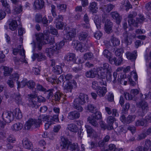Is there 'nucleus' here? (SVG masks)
I'll list each match as a JSON object with an SVG mask.
<instances>
[{"label":"nucleus","instance_id":"f257e3e1","mask_svg":"<svg viewBox=\"0 0 151 151\" xmlns=\"http://www.w3.org/2000/svg\"><path fill=\"white\" fill-rule=\"evenodd\" d=\"M37 42H33L31 44L33 45L34 47H41L43 45L48 44L54 42V39L50 37H45L42 33H40L36 35Z\"/></svg>","mask_w":151,"mask_h":151},{"label":"nucleus","instance_id":"473e14b6","mask_svg":"<svg viewBox=\"0 0 151 151\" xmlns=\"http://www.w3.org/2000/svg\"><path fill=\"white\" fill-rule=\"evenodd\" d=\"M22 127V124L21 123L18 122L13 124L11 128L13 130L17 131L21 129Z\"/></svg>","mask_w":151,"mask_h":151},{"label":"nucleus","instance_id":"37998d69","mask_svg":"<svg viewBox=\"0 0 151 151\" xmlns=\"http://www.w3.org/2000/svg\"><path fill=\"white\" fill-rule=\"evenodd\" d=\"M122 4L123 7H124V9L127 11H128L129 9L132 8V6L128 0H124Z\"/></svg>","mask_w":151,"mask_h":151},{"label":"nucleus","instance_id":"680f3d73","mask_svg":"<svg viewBox=\"0 0 151 151\" xmlns=\"http://www.w3.org/2000/svg\"><path fill=\"white\" fill-rule=\"evenodd\" d=\"M109 59V62L111 64L115 65L117 62L116 58L115 57L111 56L108 58Z\"/></svg>","mask_w":151,"mask_h":151},{"label":"nucleus","instance_id":"1a4fd4ad","mask_svg":"<svg viewBox=\"0 0 151 151\" xmlns=\"http://www.w3.org/2000/svg\"><path fill=\"white\" fill-rule=\"evenodd\" d=\"M61 48H47L46 49V52L47 56L49 58L51 57L54 53H58L61 52Z\"/></svg>","mask_w":151,"mask_h":151},{"label":"nucleus","instance_id":"f03ea898","mask_svg":"<svg viewBox=\"0 0 151 151\" xmlns=\"http://www.w3.org/2000/svg\"><path fill=\"white\" fill-rule=\"evenodd\" d=\"M61 142L60 147L62 149H67L69 151H78V150L76 145L70 144V142L67 138L62 136L61 137Z\"/></svg>","mask_w":151,"mask_h":151},{"label":"nucleus","instance_id":"c756f323","mask_svg":"<svg viewBox=\"0 0 151 151\" xmlns=\"http://www.w3.org/2000/svg\"><path fill=\"white\" fill-rule=\"evenodd\" d=\"M114 6V5L109 4L107 5L102 6L101 8L104 12H106L109 13L113 9Z\"/></svg>","mask_w":151,"mask_h":151},{"label":"nucleus","instance_id":"3c124183","mask_svg":"<svg viewBox=\"0 0 151 151\" xmlns=\"http://www.w3.org/2000/svg\"><path fill=\"white\" fill-rule=\"evenodd\" d=\"M146 123L145 119H142L137 120L135 122V126H144Z\"/></svg>","mask_w":151,"mask_h":151},{"label":"nucleus","instance_id":"2f4dec72","mask_svg":"<svg viewBox=\"0 0 151 151\" xmlns=\"http://www.w3.org/2000/svg\"><path fill=\"white\" fill-rule=\"evenodd\" d=\"M1 2L3 6L4 7L7 12L8 13H10V6L9 4L7 3V0H2Z\"/></svg>","mask_w":151,"mask_h":151},{"label":"nucleus","instance_id":"7ed1b4c3","mask_svg":"<svg viewBox=\"0 0 151 151\" xmlns=\"http://www.w3.org/2000/svg\"><path fill=\"white\" fill-rule=\"evenodd\" d=\"M41 124V121L39 119L30 118L26 122L25 125V130H28L39 127Z\"/></svg>","mask_w":151,"mask_h":151},{"label":"nucleus","instance_id":"bf43d9fd","mask_svg":"<svg viewBox=\"0 0 151 151\" xmlns=\"http://www.w3.org/2000/svg\"><path fill=\"white\" fill-rule=\"evenodd\" d=\"M86 109L88 110L90 112L92 113L94 112L95 110H96V107L94 106V105L91 104H89L87 105Z\"/></svg>","mask_w":151,"mask_h":151},{"label":"nucleus","instance_id":"0eeeda50","mask_svg":"<svg viewBox=\"0 0 151 151\" xmlns=\"http://www.w3.org/2000/svg\"><path fill=\"white\" fill-rule=\"evenodd\" d=\"M104 63L103 64L102 67L99 68H97L96 70H97V74L98 78L101 79H104L106 77V70L104 67Z\"/></svg>","mask_w":151,"mask_h":151},{"label":"nucleus","instance_id":"b1692460","mask_svg":"<svg viewBox=\"0 0 151 151\" xmlns=\"http://www.w3.org/2000/svg\"><path fill=\"white\" fill-rule=\"evenodd\" d=\"M97 94L100 97H104L105 95L107 89L105 87H99L96 91Z\"/></svg>","mask_w":151,"mask_h":151},{"label":"nucleus","instance_id":"49530a36","mask_svg":"<svg viewBox=\"0 0 151 151\" xmlns=\"http://www.w3.org/2000/svg\"><path fill=\"white\" fill-rule=\"evenodd\" d=\"M57 8L59 11L62 12H65L67 7V6L65 4H59L57 5Z\"/></svg>","mask_w":151,"mask_h":151},{"label":"nucleus","instance_id":"f3484780","mask_svg":"<svg viewBox=\"0 0 151 151\" xmlns=\"http://www.w3.org/2000/svg\"><path fill=\"white\" fill-rule=\"evenodd\" d=\"M105 23L104 29L105 32L108 34L111 33L112 32L113 23L111 21H108Z\"/></svg>","mask_w":151,"mask_h":151},{"label":"nucleus","instance_id":"09e8293b","mask_svg":"<svg viewBox=\"0 0 151 151\" xmlns=\"http://www.w3.org/2000/svg\"><path fill=\"white\" fill-rule=\"evenodd\" d=\"M94 58L93 55L91 52H87L85 53L83 56L84 59L85 60H91Z\"/></svg>","mask_w":151,"mask_h":151},{"label":"nucleus","instance_id":"a878e982","mask_svg":"<svg viewBox=\"0 0 151 151\" xmlns=\"http://www.w3.org/2000/svg\"><path fill=\"white\" fill-rule=\"evenodd\" d=\"M137 52L136 50L134 51V53L130 52H127L126 54L127 58L131 61L135 60L137 56Z\"/></svg>","mask_w":151,"mask_h":151},{"label":"nucleus","instance_id":"603ef678","mask_svg":"<svg viewBox=\"0 0 151 151\" xmlns=\"http://www.w3.org/2000/svg\"><path fill=\"white\" fill-rule=\"evenodd\" d=\"M10 78L12 79L14 81H15L16 80L17 83H18V86H20L19 83V82L18 81L19 78V75L17 73H13L12 75L10 76Z\"/></svg>","mask_w":151,"mask_h":151},{"label":"nucleus","instance_id":"69168bd1","mask_svg":"<svg viewBox=\"0 0 151 151\" xmlns=\"http://www.w3.org/2000/svg\"><path fill=\"white\" fill-rule=\"evenodd\" d=\"M124 52V50L122 48H120L117 49L115 52V55L116 56H121V55Z\"/></svg>","mask_w":151,"mask_h":151},{"label":"nucleus","instance_id":"f8f14e48","mask_svg":"<svg viewBox=\"0 0 151 151\" xmlns=\"http://www.w3.org/2000/svg\"><path fill=\"white\" fill-rule=\"evenodd\" d=\"M13 54L15 55H16L18 53H19L20 55H22V58H23V59H21L20 60L21 61L24 62L25 63H27L26 60L25 59V51L24 49H22V50H20V49H19L17 48H14L13 49Z\"/></svg>","mask_w":151,"mask_h":151},{"label":"nucleus","instance_id":"4468645a","mask_svg":"<svg viewBox=\"0 0 151 151\" xmlns=\"http://www.w3.org/2000/svg\"><path fill=\"white\" fill-rule=\"evenodd\" d=\"M17 4L12 3L14 6V11L15 14H18L20 13L22 11V8L21 2L19 0Z\"/></svg>","mask_w":151,"mask_h":151},{"label":"nucleus","instance_id":"9b49d317","mask_svg":"<svg viewBox=\"0 0 151 151\" xmlns=\"http://www.w3.org/2000/svg\"><path fill=\"white\" fill-rule=\"evenodd\" d=\"M110 42H107V46L116 47L119 46L120 44V41L116 37H114V35L111 36Z\"/></svg>","mask_w":151,"mask_h":151},{"label":"nucleus","instance_id":"e433bc0d","mask_svg":"<svg viewBox=\"0 0 151 151\" xmlns=\"http://www.w3.org/2000/svg\"><path fill=\"white\" fill-rule=\"evenodd\" d=\"M29 102L28 105L32 108L37 109L38 107V106L37 104V102L35 101L34 99H29Z\"/></svg>","mask_w":151,"mask_h":151},{"label":"nucleus","instance_id":"423d86ee","mask_svg":"<svg viewBox=\"0 0 151 151\" xmlns=\"http://www.w3.org/2000/svg\"><path fill=\"white\" fill-rule=\"evenodd\" d=\"M88 99V97L87 95L82 93H81L78 97L74 100L75 103L77 104L83 105L86 102V100Z\"/></svg>","mask_w":151,"mask_h":151},{"label":"nucleus","instance_id":"13d9d810","mask_svg":"<svg viewBox=\"0 0 151 151\" xmlns=\"http://www.w3.org/2000/svg\"><path fill=\"white\" fill-rule=\"evenodd\" d=\"M15 113V116L17 119H21L22 117V113L19 109H16Z\"/></svg>","mask_w":151,"mask_h":151},{"label":"nucleus","instance_id":"864d4df0","mask_svg":"<svg viewBox=\"0 0 151 151\" xmlns=\"http://www.w3.org/2000/svg\"><path fill=\"white\" fill-rule=\"evenodd\" d=\"M117 130L120 134H123L127 132V130L125 128V127L124 126H120L117 128Z\"/></svg>","mask_w":151,"mask_h":151},{"label":"nucleus","instance_id":"c9c22d12","mask_svg":"<svg viewBox=\"0 0 151 151\" xmlns=\"http://www.w3.org/2000/svg\"><path fill=\"white\" fill-rule=\"evenodd\" d=\"M3 69L4 71V75L5 76H9L13 71L12 68L7 66H4Z\"/></svg>","mask_w":151,"mask_h":151},{"label":"nucleus","instance_id":"e2e57ef3","mask_svg":"<svg viewBox=\"0 0 151 151\" xmlns=\"http://www.w3.org/2000/svg\"><path fill=\"white\" fill-rule=\"evenodd\" d=\"M124 96L126 99L128 100H132L134 98V96L131 93L129 94L128 93H124Z\"/></svg>","mask_w":151,"mask_h":151},{"label":"nucleus","instance_id":"6ab92c4d","mask_svg":"<svg viewBox=\"0 0 151 151\" xmlns=\"http://www.w3.org/2000/svg\"><path fill=\"white\" fill-rule=\"evenodd\" d=\"M115 120V118L112 116H109L107 119V122L108 124L107 129L109 130L112 129H114L112 126Z\"/></svg>","mask_w":151,"mask_h":151},{"label":"nucleus","instance_id":"cd10ccee","mask_svg":"<svg viewBox=\"0 0 151 151\" xmlns=\"http://www.w3.org/2000/svg\"><path fill=\"white\" fill-rule=\"evenodd\" d=\"M85 127L86 129L88 137H90L96 134V132L91 126L86 124Z\"/></svg>","mask_w":151,"mask_h":151},{"label":"nucleus","instance_id":"a18cd8bd","mask_svg":"<svg viewBox=\"0 0 151 151\" xmlns=\"http://www.w3.org/2000/svg\"><path fill=\"white\" fill-rule=\"evenodd\" d=\"M72 46L74 47H84V44L83 43L79 42L77 40H74L72 42Z\"/></svg>","mask_w":151,"mask_h":151},{"label":"nucleus","instance_id":"0e129e2a","mask_svg":"<svg viewBox=\"0 0 151 151\" xmlns=\"http://www.w3.org/2000/svg\"><path fill=\"white\" fill-rule=\"evenodd\" d=\"M102 35V33L100 31H97L94 33V36L96 39L99 40Z\"/></svg>","mask_w":151,"mask_h":151},{"label":"nucleus","instance_id":"5fc2aeb1","mask_svg":"<svg viewBox=\"0 0 151 151\" xmlns=\"http://www.w3.org/2000/svg\"><path fill=\"white\" fill-rule=\"evenodd\" d=\"M147 136L145 133V132L143 131L141 133L139 134L137 138V140L138 141H139L141 140L145 139Z\"/></svg>","mask_w":151,"mask_h":151},{"label":"nucleus","instance_id":"58836bf2","mask_svg":"<svg viewBox=\"0 0 151 151\" xmlns=\"http://www.w3.org/2000/svg\"><path fill=\"white\" fill-rule=\"evenodd\" d=\"M96 120L90 116H89L88 118V120L89 123L93 126L96 127H98L99 126V124Z\"/></svg>","mask_w":151,"mask_h":151},{"label":"nucleus","instance_id":"f704fd0d","mask_svg":"<svg viewBox=\"0 0 151 151\" xmlns=\"http://www.w3.org/2000/svg\"><path fill=\"white\" fill-rule=\"evenodd\" d=\"M45 94L47 98L48 99H52L53 96V93L55 92L53 89H51L45 91Z\"/></svg>","mask_w":151,"mask_h":151},{"label":"nucleus","instance_id":"c03bdc74","mask_svg":"<svg viewBox=\"0 0 151 151\" xmlns=\"http://www.w3.org/2000/svg\"><path fill=\"white\" fill-rule=\"evenodd\" d=\"M17 26V22L16 21L12 20L9 24V27L12 30H14Z\"/></svg>","mask_w":151,"mask_h":151},{"label":"nucleus","instance_id":"412c9836","mask_svg":"<svg viewBox=\"0 0 151 151\" xmlns=\"http://www.w3.org/2000/svg\"><path fill=\"white\" fill-rule=\"evenodd\" d=\"M22 143L23 147L24 148L29 150L32 148V143L28 139H23Z\"/></svg>","mask_w":151,"mask_h":151},{"label":"nucleus","instance_id":"aec40b11","mask_svg":"<svg viewBox=\"0 0 151 151\" xmlns=\"http://www.w3.org/2000/svg\"><path fill=\"white\" fill-rule=\"evenodd\" d=\"M21 84L23 85L24 86H27V87L30 89H33L35 86V83L33 81L30 80L27 82H25L24 83V81H22L20 83V86Z\"/></svg>","mask_w":151,"mask_h":151},{"label":"nucleus","instance_id":"6e6552de","mask_svg":"<svg viewBox=\"0 0 151 151\" xmlns=\"http://www.w3.org/2000/svg\"><path fill=\"white\" fill-rule=\"evenodd\" d=\"M137 15V13L135 12H132L128 15L127 18L128 22L129 24H133L134 26L137 27L138 26L137 24V22H136L133 19Z\"/></svg>","mask_w":151,"mask_h":151},{"label":"nucleus","instance_id":"6e6d98bb","mask_svg":"<svg viewBox=\"0 0 151 151\" xmlns=\"http://www.w3.org/2000/svg\"><path fill=\"white\" fill-rule=\"evenodd\" d=\"M61 94L59 92H56L54 96H53L52 100L59 101L60 99Z\"/></svg>","mask_w":151,"mask_h":151},{"label":"nucleus","instance_id":"2eb2a0df","mask_svg":"<svg viewBox=\"0 0 151 151\" xmlns=\"http://www.w3.org/2000/svg\"><path fill=\"white\" fill-rule=\"evenodd\" d=\"M104 67L106 70V77L107 80L110 81L111 78V66L107 63H104Z\"/></svg>","mask_w":151,"mask_h":151},{"label":"nucleus","instance_id":"7c9ffc66","mask_svg":"<svg viewBox=\"0 0 151 151\" xmlns=\"http://www.w3.org/2000/svg\"><path fill=\"white\" fill-rule=\"evenodd\" d=\"M67 128L70 131L74 133L77 132L78 130V127L74 123L68 124Z\"/></svg>","mask_w":151,"mask_h":151},{"label":"nucleus","instance_id":"bb28decb","mask_svg":"<svg viewBox=\"0 0 151 151\" xmlns=\"http://www.w3.org/2000/svg\"><path fill=\"white\" fill-rule=\"evenodd\" d=\"M129 35L127 33V31H126L123 33V36L124 37V44L128 45L131 44V42H129L128 41V38L130 39H133L135 38V35H132L129 37Z\"/></svg>","mask_w":151,"mask_h":151},{"label":"nucleus","instance_id":"393cba45","mask_svg":"<svg viewBox=\"0 0 151 151\" xmlns=\"http://www.w3.org/2000/svg\"><path fill=\"white\" fill-rule=\"evenodd\" d=\"M97 74V70L93 69L87 71L85 73V76L88 78H93L96 77Z\"/></svg>","mask_w":151,"mask_h":151},{"label":"nucleus","instance_id":"9d476101","mask_svg":"<svg viewBox=\"0 0 151 151\" xmlns=\"http://www.w3.org/2000/svg\"><path fill=\"white\" fill-rule=\"evenodd\" d=\"M65 60L67 62H72L73 63H77L76 62L77 59L76 55L72 53H69L64 57Z\"/></svg>","mask_w":151,"mask_h":151},{"label":"nucleus","instance_id":"4c0bfd02","mask_svg":"<svg viewBox=\"0 0 151 151\" xmlns=\"http://www.w3.org/2000/svg\"><path fill=\"white\" fill-rule=\"evenodd\" d=\"M13 97L15 99V101L17 104H20L22 102V99L19 93H14L12 94Z\"/></svg>","mask_w":151,"mask_h":151},{"label":"nucleus","instance_id":"20e7f679","mask_svg":"<svg viewBox=\"0 0 151 151\" xmlns=\"http://www.w3.org/2000/svg\"><path fill=\"white\" fill-rule=\"evenodd\" d=\"M136 105L137 107L141 109L142 110V112H139V115L141 116H144L145 114L147 113L148 109L147 103L145 101H141L140 102H137Z\"/></svg>","mask_w":151,"mask_h":151},{"label":"nucleus","instance_id":"8fccbe9b","mask_svg":"<svg viewBox=\"0 0 151 151\" xmlns=\"http://www.w3.org/2000/svg\"><path fill=\"white\" fill-rule=\"evenodd\" d=\"M136 116L135 115H129L126 118V123L129 124L133 122L135 119Z\"/></svg>","mask_w":151,"mask_h":151},{"label":"nucleus","instance_id":"ddd939ff","mask_svg":"<svg viewBox=\"0 0 151 151\" xmlns=\"http://www.w3.org/2000/svg\"><path fill=\"white\" fill-rule=\"evenodd\" d=\"M76 83L74 81H69L64 87V91L66 93L71 92L74 86H75Z\"/></svg>","mask_w":151,"mask_h":151},{"label":"nucleus","instance_id":"ea45409f","mask_svg":"<svg viewBox=\"0 0 151 151\" xmlns=\"http://www.w3.org/2000/svg\"><path fill=\"white\" fill-rule=\"evenodd\" d=\"M88 34L87 32H81L79 34L78 37L80 41L85 40L87 38Z\"/></svg>","mask_w":151,"mask_h":151},{"label":"nucleus","instance_id":"774afa93","mask_svg":"<svg viewBox=\"0 0 151 151\" xmlns=\"http://www.w3.org/2000/svg\"><path fill=\"white\" fill-rule=\"evenodd\" d=\"M100 86H98V82L96 81H94L92 83V88L94 90H97Z\"/></svg>","mask_w":151,"mask_h":151},{"label":"nucleus","instance_id":"79ce46f5","mask_svg":"<svg viewBox=\"0 0 151 151\" xmlns=\"http://www.w3.org/2000/svg\"><path fill=\"white\" fill-rule=\"evenodd\" d=\"M94 22L98 29L101 28V20L100 18L98 15H96L94 19Z\"/></svg>","mask_w":151,"mask_h":151},{"label":"nucleus","instance_id":"de8ad7c7","mask_svg":"<svg viewBox=\"0 0 151 151\" xmlns=\"http://www.w3.org/2000/svg\"><path fill=\"white\" fill-rule=\"evenodd\" d=\"M90 116L97 120L101 119L102 117L101 114L99 111H96Z\"/></svg>","mask_w":151,"mask_h":151},{"label":"nucleus","instance_id":"4be33fe9","mask_svg":"<svg viewBox=\"0 0 151 151\" xmlns=\"http://www.w3.org/2000/svg\"><path fill=\"white\" fill-rule=\"evenodd\" d=\"M44 2L43 0L35 1L34 4V7L35 9H42L44 6Z\"/></svg>","mask_w":151,"mask_h":151},{"label":"nucleus","instance_id":"c85d7f7f","mask_svg":"<svg viewBox=\"0 0 151 151\" xmlns=\"http://www.w3.org/2000/svg\"><path fill=\"white\" fill-rule=\"evenodd\" d=\"M89 9L93 13H96L98 9L97 3L95 2L91 3L89 6Z\"/></svg>","mask_w":151,"mask_h":151},{"label":"nucleus","instance_id":"a211bd4d","mask_svg":"<svg viewBox=\"0 0 151 151\" xmlns=\"http://www.w3.org/2000/svg\"><path fill=\"white\" fill-rule=\"evenodd\" d=\"M32 58L33 61L37 58L38 61H40L45 60L46 57L41 53H39V54L34 53Z\"/></svg>","mask_w":151,"mask_h":151},{"label":"nucleus","instance_id":"052dcab7","mask_svg":"<svg viewBox=\"0 0 151 151\" xmlns=\"http://www.w3.org/2000/svg\"><path fill=\"white\" fill-rule=\"evenodd\" d=\"M151 141L150 139H147L145 142L144 147L147 151L151 146Z\"/></svg>","mask_w":151,"mask_h":151},{"label":"nucleus","instance_id":"72a5a7b5","mask_svg":"<svg viewBox=\"0 0 151 151\" xmlns=\"http://www.w3.org/2000/svg\"><path fill=\"white\" fill-rule=\"evenodd\" d=\"M52 70V72L56 75L60 74L63 71L61 66L59 65L53 67Z\"/></svg>","mask_w":151,"mask_h":151},{"label":"nucleus","instance_id":"a19ab883","mask_svg":"<svg viewBox=\"0 0 151 151\" xmlns=\"http://www.w3.org/2000/svg\"><path fill=\"white\" fill-rule=\"evenodd\" d=\"M39 117L40 119H39V120H40L41 122L43 120V121L51 122V118H52V116H51L42 115H40Z\"/></svg>","mask_w":151,"mask_h":151},{"label":"nucleus","instance_id":"4d7b16f0","mask_svg":"<svg viewBox=\"0 0 151 151\" xmlns=\"http://www.w3.org/2000/svg\"><path fill=\"white\" fill-rule=\"evenodd\" d=\"M56 24V27L59 29H62L63 27L64 24L63 22L61 21H55Z\"/></svg>","mask_w":151,"mask_h":151},{"label":"nucleus","instance_id":"5701e85b","mask_svg":"<svg viewBox=\"0 0 151 151\" xmlns=\"http://www.w3.org/2000/svg\"><path fill=\"white\" fill-rule=\"evenodd\" d=\"M112 17L116 20V23L119 24L122 19V17L119 13L116 12H112L110 14Z\"/></svg>","mask_w":151,"mask_h":151},{"label":"nucleus","instance_id":"dca6fc26","mask_svg":"<svg viewBox=\"0 0 151 151\" xmlns=\"http://www.w3.org/2000/svg\"><path fill=\"white\" fill-rule=\"evenodd\" d=\"M80 116V114L76 111H73L70 112L68 114V118L70 120H73L78 119Z\"/></svg>","mask_w":151,"mask_h":151},{"label":"nucleus","instance_id":"39448f33","mask_svg":"<svg viewBox=\"0 0 151 151\" xmlns=\"http://www.w3.org/2000/svg\"><path fill=\"white\" fill-rule=\"evenodd\" d=\"M2 117L5 122L9 123L14 120V115L11 111H4L2 113Z\"/></svg>","mask_w":151,"mask_h":151},{"label":"nucleus","instance_id":"338daca9","mask_svg":"<svg viewBox=\"0 0 151 151\" xmlns=\"http://www.w3.org/2000/svg\"><path fill=\"white\" fill-rule=\"evenodd\" d=\"M146 124L151 123V113H148L145 119Z\"/></svg>","mask_w":151,"mask_h":151}]
</instances>
